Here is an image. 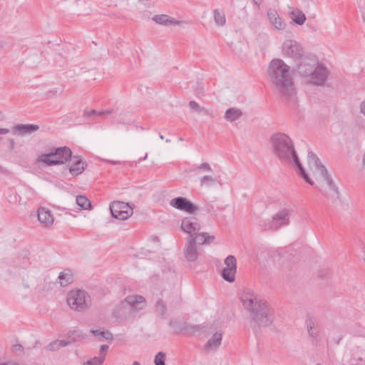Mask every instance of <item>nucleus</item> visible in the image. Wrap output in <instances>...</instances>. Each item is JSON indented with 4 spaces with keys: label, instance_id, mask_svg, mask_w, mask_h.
I'll list each match as a JSON object with an SVG mask.
<instances>
[{
    "label": "nucleus",
    "instance_id": "72a5a7b5",
    "mask_svg": "<svg viewBox=\"0 0 365 365\" xmlns=\"http://www.w3.org/2000/svg\"><path fill=\"white\" fill-rule=\"evenodd\" d=\"M166 355L165 353L160 351L158 352L155 357V365H165V361Z\"/></svg>",
    "mask_w": 365,
    "mask_h": 365
},
{
    "label": "nucleus",
    "instance_id": "c85d7f7f",
    "mask_svg": "<svg viewBox=\"0 0 365 365\" xmlns=\"http://www.w3.org/2000/svg\"><path fill=\"white\" fill-rule=\"evenodd\" d=\"M91 332L98 338L100 341L103 339H111L112 334L108 331H101L99 329H91Z\"/></svg>",
    "mask_w": 365,
    "mask_h": 365
},
{
    "label": "nucleus",
    "instance_id": "412c9836",
    "mask_svg": "<svg viewBox=\"0 0 365 365\" xmlns=\"http://www.w3.org/2000/svg\"><path fill=\"white\" fill-rule=\"evenodd\" d=\"M222 333L221 331L215 332L206 344V349L210 350L216 349L222 342Z\"/></svg>",
    "mask_w": 365,
    "mask_h": 365
},
{
    "label": "nucleus",
    "instance_id": "37998d69",
    "mask_svg": "<svg viewBox=\"0 0 365 365\" xmlns=\"http://www.w3.org/2000/svg\"><path fill=\"white\" fill-rule=\"evenodd\" d=\"M58 344L59 345V348H61L67 346L69 344V342L65 340H58Z\"/></svg>",
    "mask_w": 365,
    "mask_h": 365
},
{
    "label": "nucleus",
    "instance_id": "cd10ccee",
    "mask_svg": "<svg viewBox=\"0 0 365 365\" xmlns=\"http://www.w3.org/2000/svg\"><path fill=\"white\" fill-rule=\"evenodd\" d=\"M77 205L83 210L91 209V203L84 195H78L76 197Z\"/></svg>",
    "mask_w": 365,
    "mask_h": 365
},
{
    "label": "nucleus",
    "instance_id": "3c124183",
    "mask_svg": "<svg viewBox=\"0 0 365 365\" xmlns=\"http://www.w3.org/2000/svg\"><path fill=\"white\" fill-rule=\"evenodd\" d=\"M362 163H363V165L365 166V151H364V153L363 155Z\"/></svg>",
    "mask_w": 365,
    "mask_h": 365
},
{
    "label": "nucleus",
    "instance_id": "bb28decb",
    "mask_svg": "<svg viewBox=\"0 0 365 365\" xmlns=\"http://www.w3.org/2000/svg\"><path fill=\"white\" fill-rule=\"evenodd\" d=\"M217 182V178L212 175H206L202 176L200 180L201 187H210Z\"/></svg>",
    "mask_w": 365,
    "mask_h": 365
},
{
    "label": "nucleus",
    "instance_id": "0eeeda50",
    "mask_svg": "<svg viewBox=\"0 0 365 365\" xmlns=\"http://www.w3.org/2000/svg\"><path fill=\"white\" fill-rule=\"evenodd\" d=\"M90 296L82 289L71 290L67 295V303L71 309L85 312L89 307Z\"/></svg>",
    "mask_w": 365,
    "mask_h": 365
},
{
    "label": "nucleus",
    "instance_id": "f8f14e48",
    "mask_svg": "<svg viewBox=\"0 0 365 365\" xmlns=\"http://www.w3.org/2000/svg\"><path fill=\"white\" fill-rule=\"evenodd\" d=\"M181 229L189 236L196 235L201 229L199 220L195 217H186L182 220Z\"/></svg>",
    "mask_w": 365,
    "mask_h": 365
},
{
    "label": "nucleus",
    "instance_id": "f03ea898",
    "mask_svg": "<svg viewBox=\"0 0 365 365\" xmlns=\"http://www.w3.org/2000/svg\"><path fill=\"white\" fill-rule=\"evenodd\" d=\"M268 73L275 91L286 99L294 97L296 91L290 67L282 59H274L271 61Z\"/></svg>",
    "mask_w": 365,
    "mask_h": 365
},
{
    "label": "nucleus",
    "instance_id": "c9c22d12",
    "mask_svg": "<svg viewBox=\"0 0 365 365\" xmlns=\"http://www.w3.org/2000/svg\"><path fill=\"white\" fill-rule=\"evenodd\" d=\"M195 170H197L199 172H211L212 170L209 163H202L200 165L196 166Z\"/></svg>",
    "mask_w": 365,
    "mask_h": 365
},
{
    "label": "nucleus",
    "instance_id": "49530a36",
    "mask_svg": "<svg viewBox=\"0 0 365 365\" xmlns=\"http://www.w3.org/2000/svg\"><path fill=\"white\" fill-rule=\"evenodd\" d=\"M361 112L365 115V100L360 105Z\"/></svg>",
    "mask_w": 365,
    "mask_h": 365
},
{
    "label": "nucleus",
    "instance_id": "6e6552de",
    "mask_svg": "<svg viewBox=\"0 0 365 365\" xmlns=\"http://www.w3.org/2000/svg\"><path fill=\"white\" fill-rule=\"evenodd\" d=\"M282 55L292 58L294 62H302L304 58V50L302 46L295 40L287 39L282 46Z\"/></svg>",
    "mask_w": 365,
    "mask_h": 365
},
{
    "label": "nucleus",
    "instance_id": "7ed1b4c3",
    "mask_svg": "<svg viewBox=\"0 0 365 365\" xmlns=\"http://www.w3.org/2000/svg\"><path fill=\"white\" fill-rule=\"evenodd\" d=\"M240 300L245 309L250 312L252 319L259 326L268 327L272 324L274 319L272 309L254 291L245 290L240 296Z\"/></svg>",
    "mask_w": 365,
    "mask_h": 365
},
{
    "label": "nucleus",
    "instance_id": "de8ad7c7",
    "mask_svg": "<svg viewBox=\"0 0 365 365\" xmlns=\"http://www.w3.org/2000/svg\"><path fill=\"white\" fill-rule=\"evenodd\" d=\"M0 173L1 174H4V175H6L9 173V171L7 169H6L5 168H4L3 166H1L0 165Z\"/></svg>",
    "mask_w": 365,
    "mask_h": 365
},
{
    "label": "nucleus",
    "instance_id": "09e8293b",
    "mask_svg": "<svg viewBox=\"0 0 365 365\" xmlns=\"http://www.w3.org/2000/svg\"><path fill=\"white\" fill-rule=\"evenodd\" d=\"M10 132V130L8 128H0V135L6 134Z\"/></svg>",
    "mask_w": 365,
    "mask_h": 365
},
{
    "label": "nucleus",
    "instance_id": "20e7f679",
    "mask_svg": "<svg viewBox=\"0 0 365 365\" xmlns=\"http://www.w3.org/2000/svg\"><path fill=\"white\" fill-rule=\"evenodd\" d=\"M307 162L317 182L316 188L318 191L324 196L329 195L331 197L338 199V187L335 185L325 166L320 163L317 155L309 151L307 155Z\"/></svg>",
    "mask_w": 365,
    "mask_h": 365
},
{
    "label": "nucleus",
    "instance_id": "603ef678",
    "mask_svg": "<svg viewBox=\"0 0 365 365\" xmlns=\"http://www.w3.org/2000/svg\"><path fill=\"white\" fill-rule=\"evenodd\" d=\"M133 365H140V364L138 361H134Z\"/></svg>",
    "mask_w": 365,
    "mask_h": 365
},
{
    "label": "nucleus",
    "instance_id": "c03bdc74",
    "mask_svg": "<svg viewBox=\"0 0 365 365\" xmlns=\"http://www.w3.org/2000/svg\"><path fill=\"white\" fill-rule=\"evenodd\" d=\"M113 110L107 109L98 111V115H105V114H110L112 113Z\"/></svg>",
    "mask_w": 365,
    "mask_h": 365
},
{
    "label": "nucleus",
    "instance_id": "f257e3e1",
    "mask_svg": "<svg viewBox=\"0 0 365 365\" xmlns=\"http://www.w3.org/2000/svg\"><path fill=\"white\" fill-rule=\"evenodd\" d=\"M271 143L274 154L280 161L297 165L301 177L309 185H314L300 163L289 136L282 133H275L271 137Z\"/></svg>",
    "mask_w": 365,
    "mask_h": 365
},
{
    "label": "nucleus",
    "instance_id": "5fc2aeb1",
    "mask_svg": "<svg viewBox=\"0 0 365 365\" xmlns=\"http://www.w3.org/2000/svg\"><path fill=\"white\" fill-rule=\"evenodd\" d=\"M170 139H167L166 140V143H170Z\"/></svg>",
    "mask_w": 365,
    "mask_h": 365
},
{
    "label": "nucleus",
    "instance_id": "864d4df0",
    "mask_svg": "<svg viewBox=\"0 0 365 365\" xmlns=\"http://www.w3.org/2000/svg\"><path fill=\"white\" fill-rule=\"evenodd\" d=\"M159 136H160V139H163V138H164L163 135H161V134H160V135H159Z\"/></svg>",
    "mask_w": 365,
    "mask_h": 365
},
{
    "label": "nucleus",
    "instance_id": "f704fd0d",
    "mask_svg": "<svg viewBox=\"0 0 365 365\" xmlns=\"http://www.w3.org/2000/svg\"><path fill=\"white\" fill-rule=\"evenodd\" d=\"M155 310L160 316H163L165 314L166 308L162 300H158L156 302Z\"/></svg>",
    "mask_w": 365,
    "mask_h": 365
},
{
    "label": "nucleus",
    "instance_id": "2eb2a0df",
    "mask_svg": "<svg viewBox=\"0 0 365 365\" xmlns=\"http://www.w3.org/2000/svg\"><path fill=\"white\" fill-rule=\"evenodd\" d=\"M269 24L278 31H284L287 23L274 9H269L267 12Z\"/></svg>",
    "mask_w": 365,
    "mask_h": 365
},
{
    "label": "nucleus",
    "instance_id": "2f4dec72",
    "mask_svg": "<svg viewBox=\"0 0 365 365\" xmlns=\"http://www.w3.org/2000/svg\"><path fill=\"white\" fill-rule=\"evenodd\" d=\"M109 346L106 344H103L100 346L99 356H94L96 358V361H98L100 363H103L106 356V351H108Z\"/></svg>",
    "mask_w": 365,
    "mask_h": 365
},
{
    "label": "nucleus",
    "instance_id": "7c9ffc66",
    "mask_svg": "<svg viewBox=\"0 0 365 365\" xmlns=\"http://www.w3.org/2000/svg\"><path fill=\"white\" fill-rule=\"evenodd\" d=\"M29 252L28 250H24L21 255H20V258L22 259V262H19L18 264V265L20 267H22L24 269H26L27 268L29 264H30V262H29Z\"/></svg>",
    "mask_w": 365,
    "mask_h": 365
},
{
    "label": "nucleus",
    "instance_id": "f3484780",
    "mask_svg": "<svg viewBox=\"0 0 365 365\" xmlns=\"http://www.w3.org/2000/svg\"><path fill=\"white\" fill-rule=\"evenodd\" d=\"M39 126L34 124H19L13 127L11 132L14 135L25 136L36 132Z\"/></svg>",
    "mask_w": 365,
    "mask_h": 365
},
{
    "label": "nucleus",
    "instance_id": "1a4fd4ad",
    "mask_svg": "<svg viewBox=\"0 0 365 365\" xmlns=\"http://www.w3.org/2000/svg\"><path fill=\"white\" fill-rule=\"evenodd\" d=\"M291 211L283 208L274 214L271 220L263 222L261 227L265 230H277L289 224Z\"/></svg>",
    "mask_w": 365,
    "mask_h": 365
},
{
    "label": "nucleus",
    "instance_id": "a18cd8bd",
    "mask_svg": "<svg viewBox=\"0 0 365 365\" xmlns=\"http://www.w3.org/2000/svg\"><path fill=\"white\" fill-rule=\"evenodd\" d=\"M85 115L87 116H90L91 115H98V112L96 110H91L90 111H86Z\"/></svg>",
    "mask_w": 365,
    "mask_h": 365
},
{
    "label": "nucleus",
    "instance_id": "58836bf2",
    "mask_svg": "<svg viewBox=\"0 0 365 365\" xmlns=\"http://www.w3.org/2000/svg\"><path fill=\"white\" fill-rule=\"evenodd\" d=\"M307 330L310 336L313 338H317L319 336V331L317 328H312V327H310Z\"/></svg>",
    "mask_w": 365,
    "mask_h": 365
},
{
    "label": "nucleus",
    "instance_id": "6e6d98bb",
    "mask_svg": "<svg viewBox=\"0 0 365 365\" xmlns=\"http://www.w3.org/2000/svg\"><path fill=\"white\" fill-rule=\"evenodd\" d=\"M179 140H180V141H182V140H183V138H179Z\"/></svg>",
    "mask_w": 365,
    "mask_h": 365
},
{
    "label": "nucleus",
    "instance_id": "9d476101",
    "mask_svg": "<svg viewBox=\"0 0 365 365\" xmlns=\"http://www.w3.org/2000/svg\"><path fill=\"white\" fill-rule=\"evenodd\" d=\"M110 210L113 217L121 220H127L133 212V207L128 203L120 201L112 202Z\"/></svg>",
    "mask_w": 365,
    "mask_h": 365
},
{
    "label": "nucleus",
    "instance_id": "9b49d317",
    "mask_svg": "<svg viewBox=\"0 0 365 365\" xmlns=\"http://www.w3.org/2000/svg\"><path fill=\"white\" fill-rule=\"evenodd\" d=\"M225 267L222 270V277L228 282L235 280L237 272V259L233 255H228L224 260Z\"/></svg>",
    "mask_w": 365,
    "mask_h": 365
},
{
    "label": "nucleus",
    "instance_id": "4c0bfd02",
    "mask_svg": "<svg viewBox=\"0 0 365 365\" xmlns=\"http://www.w3.org/2000/svg\"><path fill=\"white\" fill-rule=\"evenodd\" d=\"M60 348H59V345L58 344V340H55L46 346V349L50 351H56L58 350Z\"/></svg>",
    "mask_w": 365,
    "mask_h": 365
},
{
    "label": "nucleus",
    "instance_id": "423d86ee",
    "mask_svg": "<svg viewBox=\"0 0 365 365\" xmlns=\"http://www.w3.org/2000/svg\"><path fill=\"white\" fill-rule=\"evenodd\" d=\"M71 149L64 146L54 148L49 153L39 155L37 162L48 166L62 165L71 160Z\"/></svg>",
    "mask_w": 365,
    "mask_h": 365
},
{
    "label": "nucleus",
    "instance_id": "4be33fe9",
    "mask_svg": "<svg viewBox=\"0 0 365 365\" xmlns=\"http://www.w3.org/2000/svg\"><path fill=\"white\" fill-rule=\"evenodd\" d=\"M195 239V245H207L212 242L215 240L214 235H210L207 232H198L195 236H191Z\"/></svg>",
    "mask_w": 365,
    "mask_h": 365
},
{
    "label": "nucleus",
    "instance_id": "8fccbe9b",
    "mask_svg": "<svg viewBox=\"0 0 365 365\" xmlns=\"http://www.w3.org/2000/svg\"><path fill=\"white\" fill-rule=\"evenodd\" d=\"M254 4H255L256 5L259 6L262 4V0H252Z\"/></svg>",
    "mask_w": 365,
    "mask_h": 365
},
{
    "label": "nucleus",
    "instance_id": "ea45409f",
    "mask_svg": "<svg viewBox=\"0 0 365 365\" xmlns=\"http://www.w3.org/2000/svg\"><path fill=\"white\" fill-rule=\"evenodd\" d=\"M95 359H96V358L93 357V358L91 359L90 360H88L87 361H86L83 364V365H101L103 364V363H100L98 361H96Z\"/></svg>",
    "mask_w": 365,
    "mask_h": 365
},
{
    "label": "nucleus",
    "instance_id": "5701e85b",
    "mask_svg": "<svg viewBox=\"0 0 365 365\" xmlns=\"http://www.w3.org/2000/svg\"><path fill=\"white\" fill-rule=\"evenodd\" d=\"M289 16L292 21L299 26L303 25L306 21L305 14L299 9L292 10L289 14Z\"/></svg>",
    "mask_w": 365,
    "mask_h": 365
},
{
    "label": "nucleus",
    "instance_id": "6ab92c4d",
    "mask_svg": "<svg viewBox=\"0 0 365 365\" xmlns=\"http://www.w3.org/2000/svg\"><path fill=\"white\" fill-rule=\"evenodd\" d=\"M153 20L158 24L163 26L169 25H181L185 24L184 21L175 20L174 18L169 16L166 14H158L153 16Z\"/></svg>",
    "mask_w": 365,
    "mask_h": 365
},
{
    "label": "nucleus",
    "instance_id": "ddd939ff",
    "mask_svg": "<svg viewBox=\"0 0 365 365\" xmlns=\"http://www.w3.org/2000/svg\"><path fill=\"white\" fill-rule=\"evenodd\" d=\"M170 205L175 209L190 214H192L198 210L197 206L183 197L173 198L170 200Z\"/></svg>",
    "mask_w": 365,
    "mask_h": 365
},
{
    "label": "nucleus",
    "instance_id": "b1692460",
    "mask_svg": "<svg viewBox=\"0 0 365 365\" xmlns=\"http://www.w3.org/2000/svg\"><path fill=\"white\" fill-rule=\"evenodd\" d=\"M242 115V112L240 109L230 108L226 110L225 113V118L230 122H234L238 120Z\"/></svg>",
    "mask_w": 365,
    "mask_h": 365
},
{
    "label": "nucleus",
    "instance_id": "79ce46f5",
    "mask_svg": "<svg viewBox=\"0 0 365 365\" xmlns=\"http://www.w3.org/2000/svg\"><path fill=\"white\" fill-rule=\"evenodd\" d=\"M13 349L16 351H23L24 348L21 344H16L13 346Z\"/></svg>",
    "mask_w": 365,
    "mask_h": 365
},
{
    "label": "nucleus",
    "instance_id": "473e14b6",
    "mask_svg": "<svg viewBox=\"0 0 365 365\" xmlns=\"http://www.w3.org/2000/svg\"><path fill=\"white\" fill-rule=\"evenodd\" d=\"M189 106H190V109H192V110L196 111L199 113H205V114L209 113V111L205 108L200 106V105L194 101H190Z\"/></svg>",
    "mask_w": 365,
    "mask_h": 365
},
{
    "label": "nucleus",
    "instance_id": "a211bd4d",
    "mask_svg": "<svg viewBox=\"0 0 365 365\" xmlns=\"http://www.w3.org/2000/svg\"><path fill=\"white\" fill-rule=\"evenodd\" d=\"M38 220L45 227L51 226L54 221V217L51 212L45 208L39 207L37 212Z\"/></svg>",
    "mask_w": 365,
    "mask_h": 365
},
{
    "label": "nucleus",
    "instance_id": "393cba45",
    "mask_svg": "<svg viewBox=\"0 0 365 365\" xmlns=\"http://www.w3.org/2000/svg\"><path fill=\"white\" fill-rule=\"evenodd\" d=\"M59 284L61 287H66L71 284L73 280V274L70 270H64L59 274Z\"/></svg>",
    "mask_w": 365,
    "mask_h": 365
},
{
    "label": "nucleus",
    "instance_id": "e433bc0d",
    "mask_svg": "<svg viewBox=\"0 0 365 365\" xmlns=\"http://www.w3.org/2000/svg\"><path fill=\"white\" fill-rule=\"evenodd\" d=\"M60 94L61 92H59L57 88H54L47 91L45 94V96L46 98L50 99L53 98Z\"/></svg>",
    "mask_w": 365,
    "mask_h": 365
},
{
    "label": "nucleus",
    "instance_id": "4468645a",
    "mask_svg": "<svg viewBox=\"0 0 365 365\" xmlns=\"http://www.w3.org/2000/svg\"><path fill=\"white\" fill-rule=\"evenodd\" d=\"M125 305H128L131 312H138L145 307L146 302L145 298L140 295H130L121 304L122 307Z\"/></svg>",
    "mask_w": 365,
    "mask_h": 365
},
{
    "label": "nucleus",
    "instance_id": "39448f33",
    "mask_svg": "<svg viewBox=\"0 0 365 365\" xmlns=\"http://www.w3.org/2000/svg\"><path fill=\"white\" fill-rule=\"evenodd\" d=\"M297 73L306 84L322 86L329 76V71L314 56H307L299 63Z\"/></svg>",
    "mask_w": 365,
    "mask_h": 365
},
{
    "label": "nucleus",
    "instance_id": "dca6fc26",
    "mask_svg": "<svg viewBox=\"0 0 365 365\" xmlns=\"http://www.w3.org/2000/svg\"><path fill=\"white\" fill-rule=\"evenodd\" d=\"M198 251L195 245V239L187 237L184 248V256L187 261L195 262L198 258Z\"/></svg>",
    "mask_w": 365,
    "mask_h": 365
},
{
    "label": "nucleus",
    "instance_id": "a878e982",
    "mask_svg": "<svg viewBox=\"0 0 365 365\" xmlns=\"http://www.w3.org/2000/svg\"><path fill=\"white\" fill-rule=\"evenodd\" d=\"M130 115L128 112L122 111L115 118L113 123L130 125L132 123Z\"/></svg>",
    "mask_w": 365,
    "mask_h": 365
},
{
    "label": "nucleus",
    "instance_id": "a19ab883",
    "mask_svg": "<svg viewBox=\"0 0 365 365\" xmlns=\"http://www.w3.org/2000/svg\"><path fill=\"white\" fill-rule=\"evenodd\" d=\"M307 323V329H309L310 327H312V328H317V323L314 319H309Z\"/></svg>",
    "mask_w": 365,
    "mask_h": 365
},
{
    "label": "nucleus",
    "instance_id": "aec40b11",
    "mask_svg": "<svg viewBox=\"0 0 365 365\" xmlns=\"http://www.w3.org/2000/svg\"><path fill=\"white\" fill-rule=\"evenodd\" d=\"M73 163L69 168L72 175H78L85 170V163L78 156L73 157Z\"/></svg>",
    "mask_w": 365,
    "mask_h": 365
},
{
    "label": "nucleus",
    "instance_id": "c756f323",
    "mask_svg": "<svg viewBox=\"0 0 365 365\" xmlns=\"http://www.w3.org/2000/svg\"><path fill=\"white\" fill-rule=\"evenodd\" d=\"M213 14L215 24L217 26H223L225 24V13L221 10L215 9Z\"/></svg>",
    "mask_w": 365,
    "mask_h": 365
}]
</instances>
